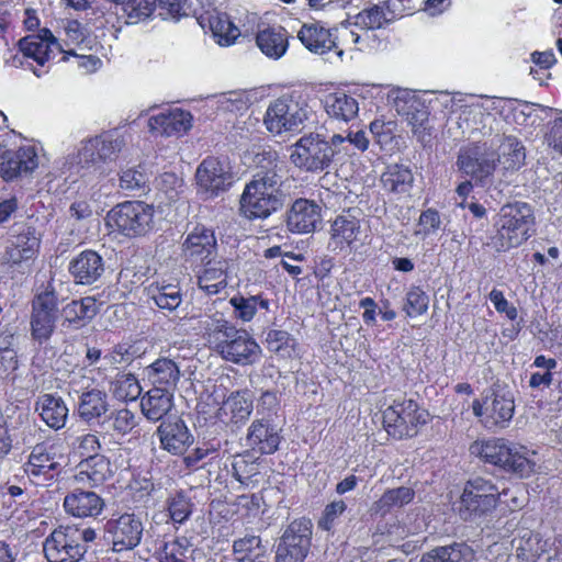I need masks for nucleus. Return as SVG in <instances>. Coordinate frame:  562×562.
<instances>
[{"label":"nucleus","instance_id":"1","mask_svg":"<svg viewBox=\"0 0 562 562\" xmlns=\"http://www.w3.org/2000/svg\"><path fill=\"white\" fill-rule=\"evenodd\" d=\"M368 147L369 139L361 130H349L346 135L336 133L328 139L318 133H307L290 147V161L305 172L318 173L333 164H345Z\"/></svg>","mask_w":562,"mask_h":562},{"label":"nucleus","instance_id":"2","mask_svg":"<svg viewBox=\"0 0 562 562\" xmlns=\"http://www.w3.org/2000/svg\"><path fill=\"white\" fill-rule=\"evenodd\" d=\"M526 159L525 147L520 140L513 136H506L495 154L485 147H468L461 149L457 165L467 176L483 181L493 171L499 170L503 176L518 170Z\"/></svg>","mask_w":562,"mask_h":562},{"label":"nucleus","instance_id":"3","mask_svg":"<svg viewBox=\"0 0 562 562\" xmlns=\"http://www.w3.org/2000/svg\"><path fill=\"white\" fill-rule=\"evenodd\" d=\"M470 452L519 477H529L536 472V451L503 438L476 440L470 446Z\"/></svg>","mask_w":562,"mask_h":562},{"label":"nucleus","instance_id":"4","mask_svg":"<svg viewBox=\"0 0 562 562\" xmlns=\"http://www.w3.org/2000/svg\"><path fill=\"white\" fill-rule=\"evenodd\" d=\"M494 234L490 246L497 252H505L519 247L535 232V215L532 207L525 202H514L503 205L494 220Z\"/></svg>","mask_w":562,"mask_h":562},{"label":"nucleus","instance_id":"5","mask_svg":"<svg viewBox=\"0 0 562 562\" xmlns=\"http://www.w3.org/2000/svg\"><path fill=\"white\" fill-rule=\"evenodd\" d=\"M285 193L282 190V176L277 165L267 171L256 173L246 184L240 199V209L249 218H266L282 207Z\"/></svg>","mask_w":562,"mask_h":562},{"label":"nucleus","instance_id":"6","mask_svg":"<svg viewBox=\"0 0 562 562\" xmlns=\"http://www.w3.org/2000/svg\"><path fill=\"white\" fill-rule=\"evenodd\" d=\"M311 114L312 109L305 98L283 95L270 102L263 116V124L273 135L297 132Z\"/></svg>","mask_w":562,"mask_h":562},{"label":"nucleus","instance_id":"7","mask_svg":"<svg viewBox=\"0 0 562 562\" xmlns=\"http://www.w3.org/2000/svg\"><path fill=\"white\" fill-rule=\"evenodd\" d=\"M507 491L499 488L491 481L481 476L467 482L463 492L456 503V510L464 520H475L496 508L501 496Z\"/></svg>","mask_w":562,"mask_h":562},{"label":"nucleus","instance_id":"8","mask_svg":"<svg viewBox=\"0 0 562 562\" xmlns=\"http://www.w3.org/2000/svg\"><path fill=\"white\" fill-rule=\"evenodd\" d=\"M427 417L428 413L415 401L400 397L383 411V426L390 436L402 439L415 436Z\"/></svg>","mask_w":562,"mask_h":562},{"label":"nucleus","instance_id":"9","mask_svg":"<svg viewBox=\"0 0 562 562\" xmlns=\"http://www.w3.org/2000/svg\"><path fill=\"white\" fill-rule=\"evenodd\" d=\"M153 217V206L140 201H127L113 207L105 220L110 228L134 237L150 231Z\"/></svg>","mask_w":562,"mask_h":562},{"label":"nucleus","instance_id":"10","mask_svg":"<svg viewBox=\"0 0 562 562\" xmlns=\"http://www.w3.org/2000/svg\"><path fill=\"white\" fill-rule=\"evenodd\" d=\"M40 249V238L35 231L26 225L13 226L5 240L0 262L2 266L19 269L34 260Z\"/></svg>","mask_w":562,"mask_h":562},{"label":"nucleus","instance_id":"11","mask_svg":"<svg viewBox=\"0 0 562 562\" xmlns=\"http://www.w3.org/2000/svg\"><path fill=\"white\" fill-rule=\"evenodd\" d=\"M57 448L47 442L36 443L22 469L27 480L36 486H48L59 469Z\"/></svg>","mask_w":562,"mask_h":562},{"label":"nucleus","instance_id":"12","mask_svg":"<svg viewBox=\"0 0 562 562\" xmlns=\"http://www.w3.org/2000/svg\"><path fill=\"white\" fill-rule=\"evenodd\" d=\"M0 134V176L7 180L31 176L41 164V156L35 146L25 145L12 151L8 150Z\"/></svg>","mask_w":562,"mask_h":562},{"label":"nucleus","instance_id":"13","mask_svg":"<svg viewBox=\"0 0 562 562\" xmlns=\"http://www.w3.org/2000/svg\"><path fill=\"white\" fill-rule=\"evenodd\" d=\"M215 350L224 360L239 366L252 364L261 356V348L257 341L247 330L237 327L217 342Z\"/></svg>","mask_w":562,"mask_h":562},{"label":"nucleus","instance_id":"14","mask_svg":"<svg viewBox=\"0 0 562 562\" xmlns=\"http://www.w3.org/2000/svg\"><path fill=\"white\" fill-rule=\"evenodd\" d=\"M19 48L24 58L33 59L40 66L37 68L30 65L31 70L38 78L47 72L43 69L45 64L55 58L58 53L65 52L48 29H43L38 34L21 38Z\"/></svg>","mask_w":562,"mask_h":562},{"label":"nucleus","instance_id":"15","mask_svg":"<svg viewBox=\"0 0 562 562\" xmlns=\"http://www.w3.org/2000/svg\"><path fill=\"white\" fill-rule=\"evenodd\" d=\"M43 550L48 562H78L86 547L79 543V530L67 527L55 529L46 538Z\"/></svg>","mask_w":562,"mask_h":562},{"label":"nucleus","instance_id":"16","mask_svg":"<svg viewBox=\"0 0 562 562\" xmlns=\"http://www.w3.org/2000/svg\"><path fill=\"white\" fill-rule=\"evenodd\" d=\"M312 525L308 520H294L278 544L276 562H303L311 546Z\"/></svg>","mask_w":562,"mask_h":562},{"label":"nucleus","instance_id":"17","mask_svg":"<svg viewBox=\"0 0 562 562\" xmlns=\"http://www.w3.org/2000/svg\"><path fill=\"white\" fill-rule=\"evenodd\" d=\"M198 191L205 199H212L228 190L232 186V173L227 164L215 157L205 158L195 172Z\"/></svg>","mask_w":562,"mask_h":562},{"label":"nucleus","instance_id":"18","mask_svg":"<svg viewBox=\"0 0 562 562\" xmlns=\"http://www.w3.org/2000/svg\"><path fill=\"white\" fill-rule=\"evenodd\" d=\"M58 318L57 299L52 292L38 294L32 305L31 335L38 344L52 337Z\"/></svg>","mask_w":562,"mask_h":562},{"label":"nucleus","instance_id":"19","mask_svg":"<svg viewBox=\"0 0 562 562\" xmlns=\"http://www.w3.org/2000/svg\"><path fill=\"white\" fill-rule=\"evenodd\" d=\"M143 524L134 514H124L106 522V538L115 552L136 548L143 536Z\"/></svg>","mask_w":562,"mask_h":562},{"label":"nucleus","instance_id":"20","mask_svg":"<svg viewBox=\"0 0 562 562\" xmlns=\"http://www.w3.org/2000/svg\"><path fill=\"white\" fill-rule=\"evenodd\" d=\"M125 143L123 137L114 133H105L81 143L78 150L79 164L91 166L113 160L122 150Z\"/></svg>","mask_w":562,"mask_h":562},{"label":"nucleus","instance_id":"21","mask_svg":"<svg viewBox=\"0 0 562 562\" xmlns=\"http://www.w3.org/2000/svg\"><path fill=\"white\" fill-rule=\"evenodd\" d=\"M110 460L102 454L89 456L75 468L71 481L81 487H98L113 475Z\"/></svg>","mask_w":562,"mask_h":562},{"label":"nucleus","instance_id":"22","mask_svg":"<svg viewBox=\"0 0 562 562\" xmlns=\"http://www.w3.org/2000/svg\"><path fill=\"white\" fill-rule=\"evenodd\" d=\"M193 116L190 112L179 108L166 109L148 119L150 133L165 136H181L191 130Z\"/></svg>","mask_w":562,"mask_h":562},{"label":"nucleus","instance_id":"23","mask_svg":"<svg viewBox=\"0 0 562 562\" xmlns=\"http://www.w3.org/2000/svg\"><path fill=\"white\" fill-rule=\"evenodd\" d=\"M322 221L321 206L307 199H297L286 213L288 229L295 234H308Z\"/></svg>","mask_w":562,"mask_h":562},{"label":"nucleus","instance_id":"24","mask_svg":"<svg viewBox=\"0 0 562 562\" xmlns=\"http://www.w3.org/2000/svg\"><path fill=\"white\" fill-rule=\"evenodd\" d=\"M157 434L161 448L172 454H182L193 443L194 437L186 423L178 417L164 420Z\"/></svg>","mask_w":562,"mask_h":562},{"label":"nucleus","instance_id":"25","mask_svg":"<svg viewBox=\"0 0 562 562\" xmlns=\"http://www.w3.org/2000/svg\"><path fill=\"white\" fill-rule=\"evenodd\" d=\"M367 229L363 227L360 218L350 212L335 217L330 225V241L335 249L340 250L360 241L366 236Z\"/></svg>","mask_w":562,"mask_h":562},{"label":"nucleus","instance_id":"26","mask_svg":"<svg viewBox=\"0 0 562 562\" xmlns=\"http://www.w3.org/2000/svg\"><path fill=\"white\" fill-rule=\"evenodd\" d=\"M104 507L103 499L92 491H85L78 486L64 498V508L67 514L78 517H97Z\"/></svg>","mask_w":562,"mask_h":562},{"label":"nucleus","instance_id":"27","mask_svg":"<svg viewBox=\"0 0 562 562\" xmlns=\"http://www.w3.org/2000/svg\"><path fill=\"white\" fill-rule=\"evenodd\" d=\"M186 257L195 261H207L216 254V238L214 232L196 226L183 241Z\"/></svg>","mask_w":562,"mask_h":562},{"label":"nucleus","instance_id":"28","mask_svg":"<svg viewBox=\"0 0 562 562\" xmlns=\"http://www.w3.org/2000/svg\"><path fill=\"white\" fill-rule=\"evenodd\" d=\"M69 271L77 282L92 284L104 272L102 257L93 250H83L69 263Z\"/></svg>","mask_w":562,"mask_h":562},{"label":"nucleus","instance_id":"29","mask_svg":"<svg viewBox=\"0 0 562 562\" xmlns=\"http://www.w3.org/2000/svg\"><path fill=\"white\" fill-rule=\"evenodd\" d=\"M280 436L277 429L265 419H256L248 428L246 445L262 454H270L278 450Z\"/></svg>","mask_w":562,"mask_h":562},{"label":"nucleus","instance_id":"30","mask_svg":"<svg viewBox=\"0 0 562 562\" xmlns=\"http://www.w3.org/2000/svg\"><path fill=\"white\" fill-rule=\"evenodd\" d=\"M227 270L226 259H209L198 274L199 289L207 295L218 294L227 286Z\"/></svg>","mask_w":562,"mask_h":562},{"label":"nucleus","instance_id":"31","mask_svg":"<svg viewBox=\"0 0 562 562\" xmlns=\"http://www.w3.org/2000/svg\"><path fill=\"white\" fill-rule=\"evenodd\" d=\"M145 374L154 387L168 389L171 392L176 389L181 376L179 364L167 357L158 358L146 367Z\"/></svg>","mask_w":562,"mask_h":562},{"label":"nucleus","instance_id":"32","mask_svg":"<svg viewBox=\"0 0 562 562\" xmlns=\"http://www.w3.org/2000/svg\"><path fill=\"white\" fill-rule=\"evenodd\" d=\"M300 42L312 53L323 55L338 48L330 30L317 24H303L297 33Z\"/></svg>","mask_w":562,"mask_h":562},{"label":"nucleus","instance_id":"33","mask_svg":"<svg viewBox=\"0 0 562 562\" xmlns=\"http://www.w3.org/2000/svg\"><path fill=\"white\" fill-rule=\"evenodd\" d=\"M35 409L48 427L58 430L66 425L68 407L60 396L53 394L38 396L35 403Z\"/></svg>","mask_w":562,"mask_h":562},{"label":"nucleus","instance_id":"34","mask_svg":"<svg viewBox=\"0 0 562 562\" xmlns=\"http://www.w3.org/2000/svg\"><path fill=\"white\" fill-rule=\"evenodd\" d=\"M252 412V398L247 391L232 393L218 409V417L224 423H245Z\"/></svg>","mask_w":562,"mask_h":562},{"label":"nucleus","instance_id":"35","mask_svg":"<svg viewBox=\"0 0 562 562\" xmlns=\"http://www.w3.org/2000/svg\"><path fill=\"white\" fill-rule=\"evenodd\" d=\"M173 407V392L153 387L140 400L144 416L153 422L162 419Z\"/></svg>","mask_w":562,"mask_h":562},{"label":"nucleus","instance_id":"36","mask_svg":"<svg viewBox=\"0 0 562 562\" xmlns=\"http://www.w3.org/2000/svg\"><path fill=\"white\" fill-rule=\"evenodd\" d=\"M256 44L266 57L278 60L289 48L288 33L282 27L265 29L258 32Z\"/></svg>","mask_w":562,"mask_h":562},{"label":"nucleus","instance_id":"37","mask_svg":"<svg viewBox=\"0 0 562 562\" xmlns=\"http://www.w3.org/2000/svg\"><path fill=\"white\" fill-rule=\"evenodd\" d=\"M148 300L164 311L173 312L182 303V294L178 284L162 282H151L145 288Z\"/></svg>","mask_w":562,"mask_h":562},{"label":"nucleus","instance_id":"38","mask_svg":"<svg viewBox=\"0 0 562 562\" xmlns=\"http://www.w3.org/2000/svg\"><path fill=\"white\" fill-rule=\"evenodd\" d=\"M381 182L387 192L398 198L408 196L413 188L414 176L408 167L395 164L389 166L382 173Z\"/></svg>","mask_w":562,"mask_h":562},{"label":"nucleus","instance_id":"39","mask_svg":"<svg viewBox=\"0 0 562 562\" xmlns=\"http://www.w3.org/2000/svg\"><path fill=\"white\" fill-rule=\"evenodd\" d=\"M514 398L509 393H496L486 406V416L482 419L485 427H505L514 415Z\"/></svg>","mask_w":562,"mask_h":562},{"label":"nucleus","instance_id":"40","mask_svg":"<svg viewBox=\"0 0 562 562\" xmlns=\"http://www.w3.org/2000/svg\"><path fill=\"white\" fill-rule=\"evenodd\" d=\"M324 106L330 117L344 122L351 121L359 112L358 101L342 91L327 94Z\"/></svg>","mask_w":562,"mask_h":562},{"label":"nucleus","instance_id":"41","mask_svg":"<svg viewBox=\"0 0 562 562\" xmlns=\"http://www.w3.org/2000/svg\"><path fill=\"white\" fill-rule=\"evenodd\" d=\"M98 313L97 301L92 296L74 300L63 308L64 321L75 327H81Z\"/></svg>","mask_w":562,"mask_h":562},{"label":"nucleus","instance_id":"42","mask_svg":"<svg viewBox=\"0 0 562 562\" xmlns=\"http://www.w3.org/2000/svg\"><path fill=\"white\" fill-rule=\"evenodd\" d=\"M199 327L204 330L209 342L213 344L215 348L217 342L228 336L236 326L227 321L223 313L214 312L202 316L199 319Z\"/></svg>","mask_w":562,"mask_h":562},{"label":"nucleus","instance_id":"43","mask_svg":"<svg viewBox=\"0 0 562 562\" xmlns=\"http://www.w3.org/2000/svg\"><path fill=\"white\" fill-rule=\"evenodd\" d=\"M266 551L260 537L255 535H246L233 542V554L237 562L263 561Z\"/></svg>","mask_w":562,"mask_h":562},{"label":"nucleus","instance_id":"44","mask_svg":"<svg viewBox=\"0 0 562 562\" xmlns=\"http://www.w3.org/2000/svg\"><path fill=\"white\" fill-rule=\"evenodd\" d=\"M106 394L97 389L83 392L79 398L78 413L85 420L99 418L108 412Z\"/></svg>","mask_w":562,"mask_h":562},{"label":"nucleus","instance_id":"45","mask_svg":"<svg viewBox=\"0 0 562 562\" xmlns=\"http://www.w3.org/2000/svg\"><path fill=\"white\" fill-rule=\"evenodd\" d=\"M415 496L413 488L407 486H400L391 488L383 493L379 501L372 505V512L379 515H385L393 509L401 508L409 504Z\"/></svg>","mask_w":562,"mask_h":562},{"label":"nucleus","instance_id":"46","mask_svg":"<svg viewBox=\"0 0 562 562\" xmlns=\"http://www.w3.org/2000/svg\"><path fill=\"white\" fill-rule=\"evenodd\" d=\"M229 304L233 306V314L235 318L243 323H248L254 319L259 308L269 310V300L261 295H235L229 300Z\"/></svg>","mask_w":562,"mask_h":562},{"label":"nucleus","instance_id":"47","mask_svg":"<svg viewBox=\"0 0 562 562\" xmlns=\"http://www.w3.org/2000/svg\"><path fill=\"white\" fill-rule=\"evenodd\" d=\"M210 29L215 42L223 47L233 45L240 36L239 29L226 13H215L209 18Z\"/></svg>","mask_w":562,"mask_h":562},{"label":"nucleus","instance_id":"48","mask_svg":"<svg viewBox=\"0 0 562 562\" xmlns=\"http://www.w3.org/2000/svg\"><path fill=\"white\" fill-rule=\"evenodd\" d=\"M473 550L464 543L440 547L426 553L420 562H472Z\"/></svg>","mask_w":562,"mask_h":562},{"label":"nucleus","instance_id":"49","mask_svg":"<svg viewBox=\"0 0 562 562\" xmlns=\"http://www.w3.org/2000/svg\"><path fill=\"white\" fill-rule=\"evenodd\" d=\"M110 392L119 401H135L142 393L137 376L131 372H120L110 384Z\"/></svg>","mask_w":562,"mask_h":562},{"label":"nucleus","instance_id":"50","mask_svg":"<svg viewBox=\"0 0 562 562\" xmlns=\"http://www.w3.org/2000/svg\"><path fill=\"white\" fill-rule=\"evenodd\" d=\"M267 348L280 358L290 359L296 356L295 339L284 330H270L266 338Z\"/></svg>","mask_w":562,"mask_h":562},{"label":"nucleus","instance_id":"51","mask_svg":"<svg viewBox=\"0 0 562 562\" xmlns=\"http://www.w3.org/2000/svg\"><path fill=\"white\" fill-rule=\"evenodd\" d=\"M66 44L76 46L81 50H91L97 44L95 37L91 36L87 29L76 20L68 21L65 25Z\"/></svg>","mask_w":562,"mask_h":562},{"label":"nucleus","instance_id":"52","mask_svg":"<svg viewBox=\"0 0 562 562\" xmlns=\"http://www.w3.org/2000/svg\"><path fill=\"white\" fill-rule=\"evenodd\" d=\"M217 109L228 113H243L250 105V98L246 91L234 90L216 97Z\"/></svg>","mask_w":562,"mask_h":562},{"label":"nucleus","instance_id":"53","mask_svg":"<svg viewBox=\"0 0 562 562\" xmlns=\"http://www.w3.org/2000/svg\"><path fill=\"white\" fill-rule=\"evenodd\" d=\"M428 305L427 293L419 286H412L406 293L403 311L409 317H417L427 312Z\"/></svg>","mask_w":562,"mask_h":562},{"label":"nucleus","instance_id":"54","mask_svg":"<svg viewBox=\"0 0 562 562\" xmlns=\"http://www.w3.org/2000/svg\"><path fill=\"white\" fill-rule=\"evenodd\" d=\"M130 23H138L150 16L156 0H123L121 3Z\"/></svg>","mask_w":562,"mask_h":562},{"label":"nucleus","instance_id":"55","mask_svg":"<svg viewBox=\"0 0 562 562\" xmlns=\"http://www.w3.org/2000/svg\"><path fill=\"white\" fill-rule=\"evenodd\" d=\"M233 475L241 484H248L258 474V465L250 454L234 457L232 462Z\"/></svg>","mask_w":562,"mask_h":562},{"label":"nucleus","instance_id":"56","mask_svg":"<svg viewBox=\"0 0 562 562\" xmlns=\"http://www.w3.org/2000/svg\"><path fill=\"white\" fill-rule=\"evenodd\" d=\"M385 22V14L382 8L373 5L364 9L353 16V24L362 30L380 29Z\"/></svg>","mask_w":562,"mask_h":562},{"label":"nucleus","instance_id":"57","mask_svg":"<svg viewBox=\"0 0 562 562\" xmlns=\"http://www.w3.org/2000/svg\"><path fill=\"white\" fill-rule=\"evenodd\" d=\"M347 504L342 499H335L328 503L321 518L318 519L317 526L322 530L330 531L337 524L338 518L346 512Z\"/></svg>","mask_w":562,"mask_h":562},{"label":"nucleus","instance_id":"58","mask_svg":"<svg viewBox=\"0 0 562 562\" xmlns=\"http://www.w3.org/2000/svg\"><path fill=\"white\" fill-rule=\"evenodd\" d=\"M192 503L183 494H177L168 501L170 518L176 524L184 522L192 512Z\"/></svg>","mask_w":562,"mask_h":562},{"label":"nucleus","instance_id":"59","mask_svg":"<svg viewBox=\"0 0 562 562\" xmlns=\"http://www.w3.org/2000/svg\"><path fill=\"white\" fill-rule=\"evenodd\" d=\"M440 224L441 220L439 213L436 210L428 209L419 215L414 235L425 239L427 236L436 233Z\"/></svg>","mask_w":562,"mask_h":562},{"label":"nucleus","instance_id":"60","mask_svg":"<svg viewBox=\"0 0 562 562\" xmlns=\"http://www.w3.org/2000/svg\"><path fill=\"white\" fill-rule=\"evenodd\" d=\"M13 336L8 333L0 334V376H3L10 370L16 367L15 353L10 348L12 345Z\"/></svg>","mask_w":562,"mask_h":562},{"label":"nucleus","instance_id":"61","mask_svg":"<svg viewBox=\"0 0 562 562\" xmlns=\"http://www.w3.org/2000/svg\"><path fill=\"white\" fill-rule=\"evenodd\" d=\"M147 181L140 166L137 168L122 169L120 172V188L126 191L140 189Z\"/></svg>","mask_w":562,"mask_h":562},{"label":"nucleus","instance_id":"62","mask_svg":"<svg viewBox=\"0 0 562 562\" xmlns=\"http://www.w3.org/2000/svg\"><path fill=\"white\" fill-rule=\"evenodd\" d=\"M187 548L186 539L166 542L159 552V562H184L182 558L186 555Z\"/></svg>","mask_w":562,"mask_h":562},{"label":"nucleus","instance_id":"63","mask_svg":"<svg viewBox=\"0 0 562 562\" xmlns=\"http://www.w3.org/2000/svg\"><path fill=\"white\" fill-rule=\"evenodd\" d=\"M164 19L179 20L190 12L189 0H157Z\"/></svg>","mask_w":562,"mask_h":562},{"label":"nucleus","instance_id":"64","mask_svg":"<svg viewBox=\"0 0 562 562\" xmlns=\"http://www.w3.org/2000/svg\"><path fill=\"white\" fill-rule=\"evenodd\" d=\"M72 448L79 456H94L99 454L98 451L101 448L99 438L97 435L87 432L76 437L72 442Z\"/></svg>","mask_w":562,"mask_h":562}]
</instances>
